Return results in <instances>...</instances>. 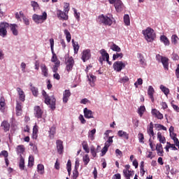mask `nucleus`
<instances>
[{"label": "nucleus", "mask_w": 179, "mask_h": 179, "mask_svg": "<svg viewBox=\"0 0 179 179\" xmlns=\"http://www.w3.org/2000/svg\"><path fill=\"white\" fill-rule=\"evenodd\" d=\"M113 19L114 18L111 15H105L102 14L98 17L97 22L104 26H111V24H113Z\"/></svg>", "instance_id": "1"}, {"label": "nucleus", "mask_w": 179, "mask_h": 179, "mask_svg": "<svg viewBox=\"0 0 179 179\" xmlns=\"http://www.w3.org/2000/svg\"><path fill=\"white\" fill-rule=\"evenodd\" d=\"M142 33L148 43H152L156 38V34L155 30L150 27H148L145 30H143Z\"/></svg>", "instance_id": "2"}, {"label": "nucleus", "mask_w": 179, "mask_h": 179, "mask_svg": "<svg viewBox=\"0 0 179 179\" xmlns=\"http://www.w3.org/2000/svg\"><path fill=\"white\" fill-rule=\"evenodd\" d=\"M42 95L43 96V97L45 99V104H47L48 106V105L50 106V108L52 110H55V102L57 101L55 98H54V97L50 98V96H48V94H47V92L45 90H42Z\"/></svg>", "instance_id": "3"}, {"label": "nucleus", "mask_w": 179, "mask_h": 179, "mask_svg": "<svg viewBox=\"0 0 179 179\" xmlns=\"http://www.w3.org/2000/svg\"><path fill=\"white\" fill-rule=\"evenodd\" d=\"M32 20H34L36 24H41L42 23H44L45 20H47V13L44 11L41 15L34 14L32 15Z\"/></svg>", "instance_id": "4"}, {"label": "nucleus", "mask_w": 179, "mask_h": 179, "mask_svg": "<svg viewBox=\"0 0 179 179\" xmlns=\"http://www.w3.org/2000/svg\"><path fill=\"white\" fill-rule=\"evenodd\" d=\"M65 64H66V71L67 72H71L73 69V66L75 65V60L73 57H69V55H65Z\"/></svg>", "instance_id": "5"}, {"label": "nucleus", "mask_w": 179, "mask_h": 179, "mask_svg": "<svg viewBox=\"0 0 179 179\" xmlns=\"http://www.w3.org/2000/svg\"><path fill=\"white\" fill-rule=\"evenodd\" d=\"M110 5H114L116 12H122L124 10V3L121 0H108Z\"/></svg>", "instance_id": "6"}, {"label": "nucleus", "mask_w": 179, "mask_h": 179, "mask_svg": "<svg viewBox=\"0 0 179 179\" xmlns=\"http://www.w3.org/2000/svg\"><path fill=\"white\" fill-rule=\"evenodd\" d=\"M8 27H9L8 22H0V36L1 37H6L8 34Z\"/></svg>", "instance_id": "7"}, {"label": "nucleus", "mask_w": 179, "mask_h": 179, "mask_svg": "<svg viewBox=\"0 0 179 179\" xmlns=\"http://www.w3.org/2000/svg\"><path fill=\"white\" fill-rule=\"evenodd\" d=\"M50 49L52 51V57L51 59V62H54L55 64H57V62H60L58 59V57H57V54L54 52V38L50 39Z\"/></svg>", "instance_id": "8"}, {"label": "nucleus", "mask_w": 179, "mask_h": 179, "mask_svg": "<svg viewBox=\"0 0 179 179\" xmlns=\"http://www.w3.org/2000/svg\"><path fill=\"white\" fill-rule=\"evenodd\" d=\"M126 64L125 63L121 62V61H117L115 62L113 64V69L114 71H116V72H121L124 68H125Z\"/></svg>", "instance_id": "9"}, {"label": "nucleus", "mask_w": 179, "mask_h": 179, "mask_svg": "<svg viewBox=\"0 0 179 179\" xmlns=\"http://www.w3.org/2000/svg\"><path fill=\"white\" fill-rule=\"evenodd\" d=\"M56 13L59 20H68L69 19L68 13L65 11H62L61 10H57Z\"/></svg>", "instance_id": "10"}, {"label": "nucleus", "mask_w": 179, "mask_h": 179, "mask_svg": "<svg viewBox=\"0 0 179 179\" xmlns=\"http://www.w3.org/2000/svg\"><path fill=\"white\" fill-rule=\"evenodd\" d=\"M90 57H92V55L90 54V50L87 49L83 51L81 59L84 62H86V61H89V59H90Z\"/></svg>", "instance_id": "11"}, {"label": "nucleus", "mask_w": 179, "mask_h": 179, "mask_svg": "<svg viewBox=\"0 0 179 179\" xmlns=\"http://www.w3.org/2000/svg\"><path fill=\"white\" fill-rule=\"evenodd\" d=\"M151 114L152 115L155 117V118H157V120H163V118H164V116L163 115V114L156 108L152 109Z\"/></svg>", "instance_id": "12"}, {"label": "nucleus", "mask_w": 179, "mask_h": 179, "mask_svg": "<svg viewBox=\"0 0 179 179\" xmlns=\"http://www.w3.org/2000/svg\"><path fill=\"white\" fill-rule=\"evenodd\" d=\"M56 146L59 155H62L64 153V142L61 140H57L56 141Z\"/></svg>", "instance_id": "13"}, {"label": "nucleus", "mask_w": 179, "mask_h": 179, "mask_svg": "<svg viewBox=\"0 0 179 179\" xmlns=\"http://www.w3.org/2000/svg\"><path fill=\"white\" fill-rule=\"evenodd\" d=\"M100 54L101 55L102 58H104L106 60V62L109 64L111 65V62H110V55L108 54L107 51L104 49H101L100 50Z\"/></svg>", "instance_id": "14"}, {"label": "nucleus", "mask_w": 179, "mask_h": 179, "mask_svg": "<svg viewBox=\"0 0 179 179\" xmlns=\"http://www.w3.org/2000/svg\"><path fill=\"white\" fill-rule=\"evenodd\" d=\"M43 111L40 106H36L34 107V115L36 118H41L43 117Z\"/></svg>", "instance_id": "15"}, {"label": "nucleus", "mask_w": 179, "mask_h": 179, "mask_svg": "<svg viewBox=\"0 0 179 179\" xmlns=\"http://www.w3.org/2000/svg\"><path fill=\"white\" fill-rule=\"evenodd\" d=\"M85 118L90 120V118H94L93 116V111L89 110L87 108H84L83 110Z\"/></svg>", "instance_id": "16"}, {"label": "nucleus", "mask_w": 179, "mask_h": 179, "mask_svg": "<svg viewBox=\"0 0 179 179\" xmlns=\"http://www.w3.org/2000/svg\"><path fill=\"white\" fill-rule=\"evenodd\" d=\"M17 92L19 96V99L21 101H24L26 100V94H24V92L22 88L17 87Z\"/></svg>", "instance_id": "17"}, {"label": "nucleus", "mask_w": 179, "mask_h": 179, "mask_svg": "<svg viewBox=\"0 0 179 179\" xmlns=\"http://www.w3.org/2000/svg\"><path fill=\"white\" fill-rule=\"evenodd\" d=\"M148 94L151 101L153 103V101H155V97L153 96V94H155V88H153L152 85L148 87Z\"/></svg>", "instance_id": "18"}, {"label": "nucleus", "mask_w": 179, "mask_h": 179, "mask_svg": "<svg viewBox=\"0 0 179 179\" xmlns=\"http://www.w3.org/2000/svg\"><path fill=\"white\" fill-rule=\"evenodd\" d=\"M69 97H71V91H69V90H66L63 92V103H68Z\"/></svg>", "instance_id": "19"}, {"label": "nucleus", "mask_w": 179, "mask_h": 179, "mask_svg": "<svg viewBox=\"0 0 179 179\" xmlns=\"http://www.w3.org/2000/svg\"><path fill=\"white\" fill-rule=\"evenodd\" d=\"M18 166L21 171H23V170H25L26 171H27V169H26V166L24 165V158L23 157H20Z\"/></svg>", "instance_id": "20"}, {"label": "nucleus", "mask_w": 179, "mask_h": 179, "mask_svg": "<svg viewBox=\"0 0 179 179\" xmlns=\"http://www.w3.org/2000/svg\"><path fill=\"white\" fill-rule=\"evenodd\" d=\"M117 136L120 138H124V139H126L128 141L129 139V134L127 133V131H124L122 130H120L117 131Z\"/></svg>", "instance_id": "21"}, {"label": "nucleus", "mask_w": 179, "mask_h": 179, "mask_svg": "<svg viewBox=\"0 0 179 179\" xmlns=\"http://www.w3.org/2000/svg\"><path fill=\"white\" fill-rule=\"evenodd\" d=\"M30 86V90L34 97H38V88L33 86V84L31 83H29Z\"/></svg>", "instance_id": "22"}, {"label": "nucleus", "mask_w": 179, "mask_h": 179, "mask_svg": "<svg viewBox=\"0 0 179 179\" xmlns=\"http://www.w3.org/2000/svg\"><path fill=\"white\" fill-rule=\"evenodd\" d=\"M41 73L45 78H48V68L45 64H43L41 65Z\"/></svg>", "instance_id": "23"}, {"label": "nucleus", "mask_w": 179, "mask_h": 179, "mask_svg": "<svg viewBox=\"0 0 179 179\" xmlns=\"http://www.w3.org/2000/svg\"><path fill=\"white\" fill-rule=\"evenodd\" d=\"M16 152H17V154L19 155L20 157H23L22 155L24 153V145H17L16 148Z\"/></svg>", "instance_id": "24"}, {"label": "nucleus", "mask_w": 179, "mask_h": 179, "mask_svg": "<svg viewBox=\"0 0 179 179\" xmlns=\"http://www.w3.org/2000/svg\"><path fill=\"white\" fill-rule=\"evenodd\" d=\"M156 150L158 156H163V153H164V151L163 150V145L162 144H157Z\"/></svg>", "instance_id": "25"}, {"label": "nucleus", "mask_w": 179, "mask_h": 179, "mask_svg": "<svg viewBox=\"0 0 179 179\" xmlns=\"http://www.w3.org/2000/svg\"><path fill=\"white\" fill-rule=\"evenodd\" d=\"M123 174L126 179H131V177H134V175L135 174L134 171H123Z\"/></svg>", "instance_id": "26"}, {"label": "nucleus", "mask_w": 179, "mask_h": 179, "mask_svg": "<svg viewBox=\"0 0 179 179\" xmlns=\"http://www.w3.org/2000/svg\"><path fill=\"white\" fill-rule=\"evenodd\" d=\"M87 78L90 82V85L91 86H94V82H96V76H94L93 74L90 73L87 76Z\"/></svg>", "instance_id": "27"}, {"label": "nucleus", "mask_w": 179, "mask_h": 179, "mask_svg": "<svg viewBox=\"0 0 179 179\" xmlns=\"http://www.w3.org/2000/svg\"><path fill=\"white\" fill-rule=\"evenodd\" d=\"M165 71H169V58L164 57L161 61Z\"/></svg>", "instance_id": "28"}, {"label": "nucleus", "mask_w": 179, "mask_h": 179, "mask_svg": "<svg viewBox=\"0 0 179 179\" xmlns=\"http://www.w3.org/2000/svg\"><path fill=\"white\" fill-rule=\"evenodd\" d=\"M160 40L162 43L164 44V45H170V41L168 39V38L166 36L164 35L161 36Z\"/></svg>", "instance_id": "29"}, {"label": "nucleus", "mask_w": 179, "mask_h": 179, "mask_svg": "<svg viewBox=\"0 0 179 179\" xmlns=\"http://www.w3.org/2000/svg\"><path fill=\"white\" fill-rule=\"evenodd\" d=\"M147 132L150 136H155V131H153V122H151L150 123V127L148 128Z\"/></svg>", "instance_id": "30"}, {"label": "nucleus", "mask_w": 179, "mask_h": 179, "mask_svg": "<svg viewBox=\"0 0 179 179\" xmlns=\"http://www.w3.org/2000/svg\"><path fill=\"white\" fill-rule=\"evenodd\" d=\"M5 106L6 104L5 103V99L3 97L0 98V110L1 113H3L5 111Z\"/></svg>", "instance_id": "31"}, {"label": "nucleus", "mask_w": 179, "mask_h": 179, "mask_svg": "<svg viewBox=\"0 0 179 179\" xmlns=\"http://www.w3.org/2000/svg\"><path fill=\"white\" fill-rule=\"evenodd\" d=\"M10 30L14 36H17L19 32L17 31V25L16 24H11Z\"/></svg>", "instance_id": "32"}, {"label": "nucleus", "mask_w": 179, "mask_h": 179, "mask_svg": "<svg viewBox=\"0 0 179 179\" xmlns=\"http://www.w3.org/2000/svg\"><path fill=\"white\" fill-rule=\"evenodd\" d=\"M1 127H3V130H4L5 132H8V131H9V129L10 128V125L6 121H3L1 122Z\"/></svg>", "instance_id": "33"}, {"label": "nucleus", "mask_w": 179, "mask_h": 179, "mask_svg": "<svg viewBox=\"0 0 179 179\" xmlns=\"http://www.w3.org/2000/svg\"><path fill=\"white\" fill-rule=\"evenodd\" d=\"M159 89L162 90V92H164L165 96H169V94L170 93V90L168 87L163 85H161Z\"/></svg>", "instance_id": "34"}, {"label": "nucleus", "mask_w": 179, "mask_h": 179, "mask_svg": "<svg viewBox=\"0 0 179 179\" xmlns=\"http://www.w3.org/2000/svg\"><path fill=\"white\" fill-rule=\"evenodd\" d=\"M157 139L159 141L160 143H166V137L163 136V135H162V132L160 131L157 133Z\"/></svg>", "instance_id": "35"}, {"label": "nucleus", "mask_w": 179, "mask_h": 179, "mask_svg": "<svg viewBox=\"0 0 179 179\" xmlns=\"http://www.w3.org/2000/svg\"><path fill=\"white\" fill-rule=\"evenodd\" d=\"M110 50H112V51H115L116 52H121V48L114 43L110 45Z\"/></svg>", "instance_id": "36"}, {"label": "nucleus", "mask_w": 179, "mask_h": 179, "mask_svg": "<svg viewBox=\"0 0 179 179\" xmlns=\"http://www.w3.org/2000/svg\"><path fill=\"white\" fill-rule=\"evenodd\" d=\"M56 129L54 127L50 128L49 130V138L50 139H54V136L55 135Z\"/></svg>", "instance_id": "37"}, {"label": "nucleus", "mask_w": 179, "mask_h": 179, "mask_svg": "<svg viewBox=\"0 0 179 179\" xmlns=\"http://www.w3.org/2000/svg\"><path fill=\"white\" fill-rule=\"evenodd\" d=\"M64 33L66 36L67 43H71V40L72 39V36H71V32H69L68 29H64Z\"/></svg>", "instance_id": "38"}, {"label": "nucleus", "mask_w": 179, "mask_h": 179, "mask_svg": "<svg viewBox=\"0 0 179 179\" xmlns=\"http://www.w3.org/2000/svg\"><path fill=\"white\" fill-rule=\"evenodd\" d=\"M71 42L73 44L75 54H78V51H79V43H78V42H75V40L73 39H72Z\"/></svg>", "instance_id": "39"}, {"label": "nucleus", "mask_w": 179, "mask_h": 179, "mask_svg": "<svg viewBox=\"0 0 179 179\" xmlns=\"http://www.w3.org/2000/svg\"><path fill=\"white\" fill-rule=\"evenodd\" d=\"M139 62L140 65L142 68H145L146 66V60L145 59V57H143L142 55H140L139 57Z\"/></svg>", "instance_id": "40"}, {"label": "nucleus", "mask_w": 179, "mask_h": 179, "mask_svg": "<svg viewBox=\"0 0 179 179\" xmlns=\"http://www.w3.org/2000/svg\"><path fill=\"white\" fill-rule=\"evenodd\" d=\"M96 134V129H93L90 131L88 133V138H90L91 141H94V135Z\"/></svg>", "instance_id": "41"}, {"label": "nucleus", "mask_w": 179, "mask_h": 179, "mask_svg": "<svg viewBox=\"0 0 179 179\" xmlns=\"http://www.w3.org/2000/svg\"><path fill=\"white\" fill-rule=\"evenodd\" d=\"M82 145L85 152L86 153H89L90 152V148H89V145L87 144V141H83Z\"/></svg>", "instance_id": "42"}, {"label": "nucleus", "mask_w": 179, "mask_h": 179, "mask_svg": "<svg viewBox=\"0 0 179 179\" xmlns=\"http://www.w3.org/2000/svg\"><path fill=\"white\" fill-rule=\"evenodd\" d=\"M178 40H179V38L177 35L176 34L172 35L171 38L172 44H173L174 45H176V44H178Z\"/></svg>", "instance_id": "43"}, {"label": "nucleus", "mask_w": 179, "mask_h": 179, "mask_svg": "<svg viewBox=\"0 0 179 179\" xmlns=\"http://www.w3.org/2000/svg\"><path fill=\"white\" fill-rule=\"evenodd\" d=\"M34 166V157L29 155L28 160V167H33Z\"/></svg>", "instance_id": "44"}, {"label": "nucleus", "mask_w": 179, "mask_h": 179, "mask_svg": "<svg viewBox=\"0 0 179 179\" xmlns=\"http://www.w3.org/2000/svg\"><path fill=\"white\" fill-rule=\"evenodd\" d=\"M124 23L126 26H129L131 24V20L129 19V15L126 14L124 15Z\"/></svg>", "instance_id": "45"}, {"label": "nucleus", "mask_w": 179, "mask_h": 179, "mask_svg": "<svg viewBox=\"0 0 179 179\" xmlns=\"http://www.w3.org/2000/svg\"><path fill=\"white\" fill-rule=\"evenodd\" d=\"M37 132H38V127L37 125H35L34 126V128H33V134H32L33 139H37Z\"/></svg>", "instance_id": "46"}, {"label": "nucleus", "mask_w": 179, "mask_h": 179, "mask_svg": "<svg viewBox=\"0 0 179 179\" xmlns=\"http://www.w3.org/2000/svg\"><path fill=\"white\" fill-rule=\"evenodd\" d=\"M145 111H146V108H145V106H141L138 109V114L139 115L140 117H143Z\"/></svg>", "instance_id": "47"}, {"label": "nucleus", "mask_w": 179, "mask_h": 179, "mask_svg": "<svg viewBox=\"0 0 179 179\" xmlns=\"http://www.w3.org/2000/svg\"><path fill=\"white\" fill-rule=\"evenodd\" d=\"M155 127L156 129H157L158 131H160V130L167 131V128L162 124H155Z\"/></svg>", "instance_id": "48"}, {"label": "nucleus", "mask_w": 179, "mask_h": 179, "mask_svg": "<svg viewBox=\"0 0 179 179\" xmlns=\"http://www.w3.org/2000/svg\"><path fill=\"white\" fill-rule=\"evenodd\" d=\"M83 162L85 164V166H87L90 162V157H89V155H85L83 158Z\"/></svg>", "instance_id": "49"}, {"label": "nucleus", "mask_w": 179, "mask_h": 179, "mask_svg": "<svg viewBox=\"0 0 179 179\" xmlns=\"http://www.w3.org/2000/svg\"><path fill=\"white\" fill-rule=\"evenodd\" d=\"M37 171L39 174H44V165L39 164L37 166Z\"/></svg>", "instance_id": "50"}, {"label": "nucleus", "mask_w": 179, "mask_h": 179, "mask_svg": "<svg viewBox=\"0 0 179 179\" xmlns=\"http://www.w3.org/2000/svg\"><path fill=\"white\" fill-rule=\"evenodd\" d=\"M61 64V62H57V63H55V65L52 67V72L54 73H57L58 72V68H59V65Z\"/></svg>", "instance_id": "51"}, {"label": "nucleus", "mask_w": 179, "mask_h": 179, "mask_svg": "<svg viewBox=\"0 0 179 179\" xmlns=\"http://www.w3.org/2000/svg\"><path fill=\"white\" fill-rule=\"evenodd\" d=\"M113 138H114V136H110L108 138V139L106 141L105 143V146H106L107 148H110V146H111V143H113Z\"/></svg>", "instance_id": "52"}, {"label": "nucleus", "mask_w": 179, "mask_h": 179, "mask_svg": "<svg viewBox=\"0 0 179 179\" xmlns=\"http://www.w3.org/2000/svg\"><path fill=\"white\" fill-rule=\"evenodd\" d=\"M171 139H173L176 146H177L179 149V141L178 138H177V135L174 134V136H172Z\"/></svg>", "instance_id": "53"}, {"label": "nucleus", "mask_w": 179, "mask_h": 179, "mask_svg": "<svg viewBox=\"0 0 179 179\" xmlns=\"http://www.w3.org/2000/svg\"><path fill=\"white\" fill-rule=\"evenodd\" d=\"M31 6H32L34 10H37V9H38L39 7L38 3L34 1H31Z\"/></svg>", "instance_id": "54"}, {"label": "nucleus", "mask_w": 179, "mask_h": 179, "mask_svg": "<svg viewBox=\"0 0 179 179\" xmlns=\"http://www.w3.org/2000/svg\"><path fill=\"white\" fill-rule=\"evenodd\" d=\"M124 55L122 53H116L113 55V60L118 59V58H122Z\"/></svg>", "instance_id": "55"}, {"label": "nucleus", "mask_w": 179, "mask_h": 179, "mask_svg": "<svg viewBox=\"0 0 179 179\" xmlns=\"http://www.w3.org/2000/svg\"><path fill=\"white\" fill-rule=\"evenodd\" d=\"M119 82L120 83H127V82H129V78H128V76H124L123 78H120Z\"/></svg>", "instance_id": "56"}, {"label": "nucleus", "mask_w": 179, "mask_h": 179, "mask_svg": "<svg viewBox=\"0 0 179 179\" xmlns=\"http://www.w3.org/2000/svg\"><path fill=\"white\" fill-rule=\"evenodd\" d=\"M79 177V172L78 171V169H74L73 171V179H76Z\"/></svg>", "instance_id": "57"}, {"label": "nucleus", "mask_w": 179, "mask_h": 179, "mask_svg": "<svg viewBox=\"0 0 179 179\" xmlns=\"http://www.w3.org/2000/svg\"><path fill=\"white\" fill-rule=\"evenodd\" d=\"M145 139V136H143V134L139 133L138 134V141L140 143H145V141H143Z\"/></svg>", "instance_id": "58"}, {"label": "nucleus", "mask_w": 179, "mask_h": 179, "mask_svg": "<svg viewBox=\"0 0 179 179\" xmlns=\"http://www.w3.org/2000/svg\"><path fill=\"white\" fill-rule=\"evenodd\" d=\"M143 80L142 78H138L137 81L134 83L135 87H138V86L143 85Z\"/></svg>", "instance_id": "59"}, {"label": "nucleus", "mask_w": 179, "mask_h": 179, "mask_svg": "<svg viewBox=\"0 0 179 179\" xmlns=\"http://www.w3.org/2000/svg\"><path fill=\"white\" fill-rule=\"evenodd\" d=\"M23 23H24L25 26H29L30 24V20H29V17H23L22 18Z\"/></svg>", "instance_id": "60"}, {"label": "nucleus", "mask_w": 179, "mask_h": 179, "mask_svg": "<svg viewBox=\"0 0 179 179\" xmlns=\"http://www.w3.org/2000/svg\"><path fill=\"white\" fill-rule=\"evenodd\" d=\"M64 12H66V13H69V3H64Z\"/></svg>", "instance_id": "61"}, {"label": "nucleus", "mask_w": 179, "mask_h": 179, "mask_svg": "<svg viewBox=\"0 0 179 179\" xmlns=\"http://www.w3.org/2000/svg\"><path fill=\"white\" fill-rule=\"evenodd\" d=\"M107 152H108V147L104 145V147L101 150V156H104V155H106Z\"/></svg>", "instance_id": "62"}, {"label": "nucleus", "mask_w": 179, "mask_h": 179, "mask_svg": "<svg viewBox=\"0 0 179 179\" xmlns=\"http://www.w3.org/2000/svg\"><path fill=\"white\" fill-rule=\"evenodd\" d=\"M78 120L80 121L81 124H86V120L83 115H80Z\"/></svg>", "instance_id": "63"}, {"label": "nucleus", "mask_w": 179, "mask_h": 179, "mask_svg": "<svg viewBox=\"0 0 179 179\" xmlns=\"http://www.w3.org/2000/svg\"><path fill=\"white\" fill-rule=\"evenodd\" d=\"M22 108V103H20V102H19V101H17L15 110H23Z\"/></svg>", "instance_id": "64"}]
</instances>
